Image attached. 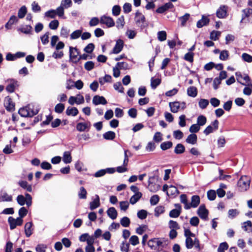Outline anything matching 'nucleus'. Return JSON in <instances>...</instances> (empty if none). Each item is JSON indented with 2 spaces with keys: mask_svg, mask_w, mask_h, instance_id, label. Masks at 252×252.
Segmentation results:
<instances>
[{
  "mask_svg": "<svg viewBox=\"0 0 252 252\" xmlns=\"http://www.w3.org/2000/svg\"><path fill=\"white\" fill-rule=\"evenodd\" d=\"M161 83V79L152 77L151 79V86L153 89H155Z\"/></svg>",
  "mask_w": 252,
  "mask_h": 252,
  "instance_id": "c9c22d12",
  "label": "nucleus"
},
{
  "mask_svg": "<svg viewBox=\"0 0 252 252\" xmlns=\"http://www.w3.org/2000/svg\"><path fill=\"white\" fill-rule=\"evenodd\" d=\"M193 56L194 54L193 53L189 52L185 55L184 59L190 63H192L193 62Z\"/></svg>",
  "mask_w": 252,
  "mask_h": 252,
  "instance_id": "774afa93",
  "label": "nucleus"
},
{
  "mask_svg": "<svg viewBox=\"0 0 252 252\" xmlns=\"http://www.w3.org/2000/svg\"><path fill=\"white\" fill-rule=\"evenodd\" d=\"M219 121L217 120L214 121L211 125L208 126L204 130V133L206 135H209L210 133L213 132L214 130L218 129Z\"/></svg>",
  "mask_w": 252,
  "mask_h": 252,
  "instance_id": "9b49d317",
  "label": "nucleus"
},
{
  "mask_svg": "<svg viewBox=\"0 0 252 252\" xmlns=\"http://www.w3.org/2000/svg\"><path fill=\"white\" fill-rule=\"evenodd\" d=\"M32 27L30 25H26L19 29L20 31L25 34H29L32 30Z\"/></svg>",
  "mask_w": 252,
  "mask_h": 252,
  "instance_id": "8fccbe9b",
  "label": "nucleus"
},
{
  "mask_svg": "<svg viewBox=\"0 0 252 252\" xmlns=\"http://www.w3.org/2000/svg\"><path fill=\"white\" fill-rule=\"evenodd\" d=\"M169 105L171 111L173 113H177L180 110L179 101L170 102Z\"/></svg>",
  "mask_w": 252,
  "mask_h": 252,
  "instance_id": "bb28decb",
  "label": "nucleus"
},
{
  "mask_svg": "<svg viewBox=\"0 0 252 252\" xmlns=\"http://www.w3.org/2000/svg\"><path fill=\"white\" fill-rule=\"evenodd\" d=\"M32 107L33 106L30 104L25 107L20 108L18 113L23 117H32L38 112V110L37 108L34 109Z\"/></svg>",
  "mask_w": 252,
  "mask_h": 252,
  "instance_id": "f257e3e1",
  "label": "nucleus"
},
{
  "mask_svg": "<svg viewBox=\"0 0 252 252\" xmlns=\"http://www.w3.org/2000/svg\"><path fill=\"white\" fill-rule=\"evenodd\" d=\"M181 213V211L179 210V209H173L172 210L170 213H169V216L171 218H177L178 217L180 214Z\"/></svg>",
  "mask_w": 252,
  "mask_h": 252,
  "instance_id": "680f3d73",
  "label": "nucleus"
},
{
  "mask_svg": "<svg viewBox=\"0 0 252 252\" xmlns=\"http://www.w3.org/2000/svg\"><path fill=\"white\" fill-rule=\"evenodd\" d=\"M186 246L187 249H191L193 246L196 249H200L199 240L196 237L187 238L186 239Z\"/></svg>",
  "mask_w": 252,
  "mask_h": 252,
  "instance_id": "423d86ee",
  "label": "nucleus"
},
{
  "mask_svg": "<svg viewBox=\"0 0 252 252\" xmlns=\"http://www.w3.org/2000/svg\"><path fill=\"white\" fill-rule=\"evenodd\" d=\"M19 186L23 189L29 192L32 191V187L31 185L28 184L26 181H21L18 183Z\"/></svg>",
  "mask_w": 252,
  "mask_h": 252,
  "instance_id": "cd10ccee",
  "label": "nucleus"
},
{
  "mask_svg": "<svg viewBox=\"0 0 252 252\" xmlns=\"http://www.w3.org/2000/svg\"><path fill=\"white\" fill-rule=\"evenodd\" d=\"M228 7L226 5H221L216 11V15L219 18H224L227 14Z\"/></svg>",
  "mask_w": 252,
  "mask_h": 252,
  "instance_id": "ddd939ff",
  "label": "nucleus"
},
{
  "mask_svg": "<svg viewBox=\"0 0 252 252\" xmlns=\"http://www.w3.org/2000/svg\"><path fill=\"white\" fill-rule=\"evenodd\" d=\"M242 78L245 81H246V83H241V84L243 86H250L252 88V81H251L249 75L246 74L244 77H242Z\"/></svg>",
  "mask_w": 252,
  "mask_h": 252,
  "instance_id": "5fc2aeb1",
  "label": "nucleus"
},
{
  "mask_svg": "<svg viewBox=\"0 0 252 252\" xmlns=\"http://www.w3.org/2000/svg\"><path fill=\"white\" fill-rule=\"evenodd\" d=\"M91 126L90 122L88 123H79L76 125V129L78 131L82 132L84 131L86 129L89 130Z\"/></svg>",
  "mask_w": 252,
  "mask_h": 252,
  "instance_id": "dca6fc26",
  "label": "nucleus"
},
{
  "mask_svg": "<svg viewBox=\"0 0 252 252\" xmlns=\"http://www.w3.org/2000/svg\"><path fill=\"white\" fill-rule=\"evenodd\" d=\"M187 94L189 96L195 97L197 95V88L194 86H190L187 89Z\"/></svg>",
  "mask_w": 252,
  "mask_h": 252,
  "instance_id": "a878e982",
  "label": "nucleus"
},
{
  "mask_svg": "<svg viewBox=\"0 0 252 252\" xmlns=\"http://www.w3.org/2000/svg\"><path fill=\"white\" fill-rule=\"evenodd\" d=\"M78 112V110L76 107H68L66 110V114L68 116H76Z\"/></svg>",
  "mask_w": 252,
  "mask_h": 252,
  "instance_id": "c85d7f7f",
  "label": "nucleus"
},
{
  "mask_svg": "<svg viewBox=\"0 0 252 252\" xmlns=\"http://www.w3.org/2000/svg\"><path fill=\"white\" fill-rule=\"evenodd\" d=\"M112 77L109 75H105L104 77L99 78V82L101 85H103L106 82H110Z\"/></svg>",
  "mask_w": 252,
  "mask_h": 252,
  "instance_id": "49530a36",
  "label": "nucleus"
},
{
  "mask_svg": "<svg viewBox=\"0 0 252 252\" xmlns=\"http://www.w3.org/2000/svg\"><path fill=\"white\" fill-rule=\"evenodd\" d=\"M229 53L227 50H223L220 52V59L222 61L227 60L228 58Z\"/></svg>",
  "mask_w": 252,
  "mask_h": 252,
  "instance_id": "0e129e2a",
  "label": "nucleus"
},
{
  "mask_svg": "<svg viewBox=\"0 0 252 252\" xmlns=\"http://www.w3.org/2000/svg\"><path fill=\"white\" fill-rule=\"evenodd\" d=\"M251 178L250 177L244 175L238 180L237 186L239 190L241 192L247 191L250 188Z\"/></svg>",
  "mask_w": 252,
  "mask_h": 252,
  "instance_id": "f03ea898",
  "label": "nucleus"
},
{
  "mask_svg": "<svg viewBox=\"0 0 252 252\" xmlns=\"http://www.w3.org/2000/svg\"><path fill=\"white\" fill-rule=\"evenodd\" d=\"M242 227L245 231H248L249 232H251L252 230V223L251 221L248 220L246 222H244L243 223Z\"/></svg>",
  "mask_w": 252,
  "mask_h": 252,
  "instance_id": "4c0bfd02",
  "label": "nucleus"
},
{
  "mask_svg": "<svg viewBox=\"0 0 252 252\" xmlns=\"http://www.w3.org/2000/svg\"><path fill=\"white\" fill-rule=\"evenodd\" d=\"M32 222H28L25 225V232L27 237H29L32 233Z\"/></svg>",
  "mask_w": 252,
  "mask_h": 252,
  "instance_id": "393cba45",
  "label": "nucleus"
},
{
  "mask_svg": "<svg viewBox=\"0 0 252 252\" xmlns=\"http://www.w3.org/2000/svg\"><path fill=\"white\" fill-rule=\"evenodd\" d=\"M87 191L83 187L80 188L78 192V197L80 199H86L87 198Z\"/></svg>",
  "mask_w": 252,
  "mask_h": 252,
  "instance_id": "a18cd8bd",
  "label": "nucleus"
},
{
  "mask_svg": "<svg viewBox=\"0 0 252 252\" xmlns=\"http://www.w3.org/2000/svg\"><path fill=\"white\" fill-rule=\"evenodd\" d=\"M4 106L8 111H12L14 110V104L10 98H8L4 102Z\"/></svg>",
  "mask_w": 252,
  "mask_h": 252,
  "instance_id": "b1692460",
  "label": "nucleus"
},
{
  "mask_svg": "<svg viewBox=\"0 0 252 252\" xmlns=\"http://www.w3.org/2000/svg\"><path fill=\"white\" fill-rule=\"evenodd\" d=\"M242 60L246 62L251 63H252V56L246 53H244L242 55Z\"/></svg>",
  "mask_w": 252,
  "mask_h": 252,
  "instance_id": "4d7b16f0",
  "label": "nucleus"
},
{
  "mask_svg": "<svg viewBox=\"0 0 252 252\" xmlns=\"http://www.w3.org/2000/svg\"><path fill=\"white\" fill-rule=\"evenodd\" d=\"M158 239V238H154L148 241V245L152 250H156V249H157Z\"/></svg>",
  "mask_w": 252,
  "mask_h": 252,
  "instance_id": "7c9ffc66",
  "label": "nucleus"
},
{
  "mask_svg": "<svg viewBox=\"0 0 252 252\" xmlns=\"http://www.w3.org/2000/svg\"><path fill=\"white\" fill-rule=\"evenodd\" d=\"M242 12L243 14L242 15V18L241 20V22H242L243 20H244L246 18H247L248 22L252 23V9H245L242 10Z\"/></svg>",
  "mask_w": 252,
  "mask_h": 252,
  "instance_id": "4468645a",
  "label": "nucleus"
},
{
  "mask_svg": "<svg viewBox=\"0 0 252 252\" xmlns=\"http://www.w3.org/2000/svg\"><path fill=\"white\" fill-rule=\"evenodd\" d=\"M116 136L115 133L112 131H109L103 134V137L106 140H113Z\"/></svg>",
  "mask_w": 252,
  "mask_h": 252,
  "instance_id": "72a5a7b5",
  "label": "nucleus"
},
{
  "mask_svg": "<svg viewBox=\"0 0 252 252\" xmlns=\"http://www.w3.org/2000/svg\"><path fill=\"white\" fill-rule=\"evenodd\" d=\"M197 141V136L194 133L189 134L186 140V142L191 145H195L196 144Z\"/></svg>",
  "mask_w": 252,
  "mask_h": 252,
  "instance_id": "4be33fe9",
  "label": "nucleus"
},
{
  "mask_svg": "<svg viewBox=\"0 0 252 252\" xmlns=\"http://www.w3.org/2000/svg\"><path fill=\"white\" fill-rule=\"evenodd\" d=\"M107 215L112 220H115L117 218L118 213L114 207H110L107 211Z\"/></svg>",
  "mask_w": 252,
  "mask_h": 252,
  "instance_id": "5701e85b",
  "label": "nucleus"
},
{
  "mask_svg": "<svg viewBox=\"0 0 252 252\" xmlns=\"http://www.w3.org/2000/svg\"><path fill=\"white\" fill-rule=\"evenodd\" d=\"M169 227L171 229L177 230L180 228L178 223L174 220H170L168 223Z\"/></svg>",
  "mask_w": 252,
  "mask_h": 252,
  "instance_id": "13d9d810",
  "label": "nucleus"
},
{
  "mask_svg": "<svg viewBox=\"0 0 252 252\" xmlns=\"http://www.w3.org/2000/svg\"><path fill=\"white\" fill-rule=\"evenodd\" d=\"M209 102L207 99L201 98L198 102L199 107L202 109H205L209 105Z\"/></svg>",
  "mask_w": 252,
  "mask_h": 252,
  "instance_id": "79ce46f5",
  "label": "nucleus"
},
{
  "mask_svg": "<svg viewBox=\"0 0 252 252\" xmlns=\"http://www.w3.org/2000/svg\"><path fill=\"white\" fill-rule=\"evenodd\" d=\"M93 103L95 105H97L98 104L105 105L107 103V101L103 96L95 95L93 97Z\"/></svg>",
  "mask_w": 252,
  "mask_h": 252,
  "instance_id": "2eb2a0df",
  "label": "nucleus"
},
{
  "mask_svg": "<svg viewBox=\"0 0 252 252\" xmlns=\"http://www.w3.org/2000/svg\"><path fill=\"white\" fill-rule=\"evenodd\" d=\"M135 21L137 26L141 29H143L148 26V24L145 21V16L139 11H137L135 13Z\"/></svg>",
  "mask_w": 252,
  "mask_h": 252,
  "instance_id": "7ed1b4c3",
  "label": "nucleus"
},
{
  "mask_svg": "<svg viewBox=\"0 0 252 252\" xmlns=\"http://www.w3.org/2000/svg\"><path fill=\"white\" fill-rule=\"evenodd\" d=\"M221 32L219 31H212L210 33V38L213 40H217L219 39L220 36Z\"/></svg>",
  "mask_w": 252,
  "mask_h": 252,
  "instance_id": "864d4df0",
  "label": "nucleus"
},
{
  "mask_svg": "<svg viewBox=\"0 0 252 252\" xmlns=\"http://www.w3.org/2000/svg\"><path fill=\"white\" fill-rule=\"evenodd\" d=\"M8 222L10 225V228L11 230L14 229L17 226H20L22 224L23 220L21 218L14 219L12 217H9L8 219Z\"/></svg>",
  "mask_w": 252,
  "mask_h": 252,
  "instance_id": "0eeeda50",
  "label": "nucleus"
},
{
  "mask_svg": "<svg viewBox=\"0 0 252 252\" xmlns=\"http://www.w3.org/2000/svg\"><path fill=\"white\" fill-rule=\"evenodd\" d=\"M64 109V105L63 103H58L55 107V111L57 113H61Z\"/></svg>",
  "mask_w": 252,
  "mask_h": 252,
  "instance_id": "338daca9",
  "label": "nucleus"
},
{
  "mask_svg": "<svg viewBox=\"0 0 252 252\" xmlns=\"http://www.w3.org/2000/svg\"><path fill=\"white\" fill-rule=\"evenodd\" d=\"M170 243L169 240L165 238H158V242H157V249L156 251L158 252H160L163 250L169 249V245Z\"/></svg>",
  "mask_w": 252,
  "mask_h": 252,
  "instance_id": "20e7f679",
  "label": "nucleus"
},
{
  "mask_svg": "<svg viewBox=\"0 0 252 252\" xmlns=\"http://www.w3.org/2000/svg\"><path fill=\"white\" fill-rule=\"evenodd\" d=\"M142 193H137L132 195L129 200V202L131 204H135L142 197Z\"/></svg>",
  "mask_w": 252,
  "mask_h": 252,
  "instance_id": "2f4dec72",
  "label": "nucleus"
},
{
  "mask_svg": "<svg viewBox=\"0 0 252 252\" xmlns=\"http://www.w3.org/2000/svg\"><path fill=\"white\" fill-rule=\"evenodd\" d=\"M197 214L201 219L205 220H208V211L204 205L200 206L197 210Z\"/></svg>",
  "mask_w": 252,
  "mask_h": 252,
  "instance_id": "f8f14e48",
  "label": "nucleus"
},
{
  "mask_svg": "<svg viewBox=\"0 0 252 252\" xmlns=\"http://www.w3.org/2000/svg\"><path fill=\"white\" fill-rule=\"evenodd\" d=\"M63 160L65 163H69L71 162L72 158L69 152L66 151L63 153Z\"/></svg>",
  "mask_w": 252,
  "mask_h": 252,
  "instance_id": "c756f323",
  "label": "nucleus"
},
{
  "mask_svg": "<svg viewBox=\"0 0 252 252\" xmlns=\"http://www.w3.org/2000/svg\"><path fill=\"white\" fill-rule=\"evenodd\" d=\"M185 151V146L181 143L178 144L174 149V152L176 154H181L183 153Z\"/></svg>",
  "mask_w": 252,
  "mask_h": 252,
  "instance_id": "f704fd0d",
  "label": "nucleus"
},
{
  "mask_svg": "<svg viewBox=\"0 0 252 252\" xmlns=\"http://www.w3.org/2000/svg\"><path fill=\"white\" fill-rule=\"evenodd\" d=\"M79 52L75 47H69V58L72 62L77 63L79 62Z\"/></svg>",
  "mask_w": 252,
  "mask_h": 252,
  "instance_id": "6e6552de",
  "label": "nucleus"
},
{
  "mask_svg": "<svg viewBox=\"0 0 252 252\" xmlns=\"http://www.w3.org/2000/svg\"><path fill=\"white\" fill-rule=\"evenodd\" d=\"M164 212V207L162 206H158L155 209V215L158 217L159 215L163 213Z\"/></svg>",
  "mask_w": 252,
  "mask_h": 252,
  "instance_id": "6e6d98bb",
  "label": "nucleus"
},
{
  "mask_svg": "<svg viewBox=\"0 0 252 252\" xmlns=\"http://www.w3.org/2000/svg\"><path fill=\"white\" fill-rule=\"evenodd\" d=\"M207 122V119L205 116L203 115H200L197 119V124L199 126H203L205 125Z\"/></svg>",
  "mask_w": 252,
  "mask_h": 252,
  "instance_id": "ea45409f",
  "label": "nucleus"
},
{
  "mask_svg": "<svg viewBox=\"0 0 252 252\" xmlns=\"http://www.w3.org/2000/svg\"><path fill=\"white\" fill-rule=\"evenodd\" d=\"M121 224L125 227H128L130 223L129 219L127 217H124L120 220Z\"/></svg>",
  "mask_w": 252,
  "mask_h": 252,
  "instance_id": "3c124183",
  "label": "nucleus"
},
{
  "mask_svg": "<svg viewBox=\"0 0 252 252\" xmlns=\"http://www.w3.org/2000/svg\"><path fill=\"white\" fill-rule=\"evenodd\" d=\"M27 12V7L25 6H22L18 11V17L20 19L23 18L26 15Z\"/></svg>",
  "mask_w": 252,
  "mask_h": 252,
  "instance_id": "58836bf2",
  "label": "nucleus"
},
{
  "mask_svg": "<svg viewBox=\"0 0 252 252\" xmlns=\"http://www.w3.org/2000/svg\"><path fill=\"white\" fill-rule=\"evenodd\" d=\"M158 38L160 41H163L166 39V32L165 31H159L157 33Z\"/></svg>",
  "mask_w": 252,
  "mask_h": 252,
  "instance_id": "09e8293b",
  "label": "nucleus"
},
{
  "mask_svg": "<svg viewBox=\"0 0 252 252\" xmlns=\"http://www.w3.org/2000/svg\"><path fill=\"white\" fill-rule=\"evenodd\" d=\"M100 23L101 24L105 25L108 28L112 27L115 25L113 19L111 17L106 15H103L100 17Z\"/></svg>",
  "mask_w": 252,
  "mask_h": 252,
  "instance_id": "1a4fd4ad",
  "label": "nucleus"
},
{
  "mask_svg": "<svg viewBox=\"0 0 252 252\" xmlns=\"http://www.w3.org/2000/svg\"><path fill=\"white\" fill-rule=\"evenodd\" d=\"M200 201V197L198 195H193L191 197V202L189 204V209L191 207L196 208L199 204Z\"/></svg>",
  "mask_w": 252,
  "mask_h": 252,
  "instance_id": "6ab92c4d",
  "label": "nucleus"
},
{
  "mask_svg": "<svg viewBox=\"0 0 252 252\" xmlns=\"http://www.w3.org/2000/svg\"><path fill=\"white\" fill-rule=\"evenodd\" d=\"M179 193V192L176 187L173 186H170L168 191H167V195H176Z\"/></svg>",
  "mask_w": 252,
  "mask_h": 252,
  "instance_id": "473e14b6",
  "label": "nucleus"
},
{
  "mask_svg": "<svg viewBox=\"0 0 252 252\" xmlns=\"http://www.w3.org/2000/svg\"><path fill=\"white\" fill-rule=\"evenodd\" d=\"M209 22L210 20L207 16L202 15L201 19L197 22L196 26L198 28H201L204 26L207 25Z\"/></svg>",
  "mask_w": 252,
  "mask_h": 252,
  "instance_id": "aec40b11",
  "label": "nucleus"
},
{
  "mask_svg": "<svg viewBox=\"0 0 252 252\" xmlns=\"http://www.w3.org/2000/svg\"><path fill=\"white\" fill-rule=\"evenodd\" d=\"M100 206V199L98 195H95V198L90 203V208L93 210Z\"/></svg>",
  "mask_w": 252,
  "mask_h": 252,
  "instance_id": "412c9836",
  "label": "nucleus"
},
{
  "mask_svg": "<svg viewBox=\"0 0 252 252\" xmlns=\"http://www.w3.org/2000/svg\"><path fill=\"white\" fill-rule=\"evenodd\" d=\"M72 2L71 0H62L61 2L60 6L64 9H67L72 6Z\"/></svg>",
  "mask_w": 252,
  "mask_h": 252,
  "instance_id": "37998d69",
  "label": "nucleus"
},
{
  "mask_svg": "<svg viewBox=\"0 0 252 252\" xmlns=\"http://www.w3.org/2000/svg\"><path fill=\"white\" fill-rule=\"evenodd\" d=\"M116 27L118 29H123L124 27L125 22L124 16H120L117 20Z\"/></svg>",
  "mask_w": 252,
  "mask_h": 252,
  "instance_id": "e433bc0d",
  "label": "nucleus"
},
{
  "mask_svg": "<svg viewBox=\"0 0 252 252\" xmlns=\"http://www.w3.org/2000/svg\"><path fill=\"white\" fill-rule=\"evenodd\" d=\"M124 46V42L121 39H119L117 41L115 47L113 49V53L118 54L123 49Z\"/></svg>",
  "mask_w": 252,
  "mask_h": 252,
  "instance_id": "a211bd4d",
  "label": "nucleus"
},
{
  "mask_svg": "<svg viewBox=\"0 0 252 252\" xmlns=\"http://www.w3.org/2000/svg\"><path fill=\"white\" fill-rule=\"evenodd\" d=\"M12 201V195H9L4 191H0V202H11Z\"/></svg>",
  "mask_w": 252,
  "mask_h": 252,
  "instance_id": "f3484780",
  "label": "nucleus"
},
{
  "mask_svg": "<svg viewBox=\"0 0 252 252\" xmlns=\"http://www.w3.org/2000/svg\"><path fill=\"white\" fill-rule=\"evenodd\" d=\"M6 82L8 84L6 87V90L10 93L14 92L16 87L18 86L17 81L13 79H10L7 80Z\"/></svg>",
  "mask_w": 252,
  "mask_h": 252,
  "instance_id": "9d476101",
  "label": "nucleus"
},
{
  "mask_svg": "<svg viewBox=\"0 0 252 252\" xmlns=\"http://www.w3.org/2000/svg\"><path fill=\"white\" fill-rule=\"evenodd\" d=\"M64 8L62 6H60L55 10L56 15H58L59 17L65 19L64 16Z\"/></svg>",
  "mask_w": 252,
  "mask_h": 252,
  "instance_id": "603ef678",
  "label": "nucleus"
},
{
  "mask_svg": "<svg viewBox=\"0 0 252 252\" xmlns=\"http://www.w3.org/2000/svg\"><path fill=\"white\" fill-rule=\"evenodd\" d=\"M190 15L189 13H186L183 16L179 18V19L181 22V26H185L187 21L189 20Z\"/></svg>",
  "mask_w": 252,
  "mask_h": 252,
  "instance_id": "69168bd1",
  "label": "nucleus"
},
{
  "mask_svg": "<svg viewBox=\"0 0 252 252\" xmlns=\"http://www.w3.org/2000/svg\"><path fill=\"white\" fill-rule=\"evenodd\" d=\"M181 202L185 205V209L186 210L189 209V206L188 203L187 197L186 194H182L180 196Z\"/></svg>",
  "mask_w": 252,
  "mask_h": 252,
  "instance_id": "a19ab883",
  "label": "nucleus"
},
{
  "mask_svg": "<svg viewBox=\"0 0 252 252\" xmlns=\"http://www.w3.org/2000/svg\"><path fill=\"white\" fill-rule=\"evenodd\" d=\"M59 25V22L57 20H54L50 22L49 24V27L51 30H55L57 29Z\"/></svg>",
  "mask_w": 252,
  "mask_h": 252,
  "instance_id": "e2e57ef3",
  "label": "nucleus"
},
{
  "mask_svg": "<svg viewBox=\"0 0 252 252\" xmlns=\"http://www.w3.org/2000/svg\"><path fill=\"white\" fill-rule=\"evenodd\" d=\"M82 33V30H77L75 31H74L71 34H70V39H76L78 38L79 37L81 36V34Z\"/></svg>",
  "mask_w": 252,
  "mask_h": 252,
  "instance_id": "de8ad7c7",
  "label": "nucleus"
},
{
  "mask_svg": "<svg viewBox=\"0 0 252 252\" xmlns=\"http://www.w3.org/2000/svg\"><path fill=\"white\" fill-rule=\"evenodd\" d=\"M228 248V245L226 242L220 244L218 249V252H224Z\"/></svg>",
  "mask_w": 252,
  "mask_h": 252,
  "instance_id": "bf43d9fd",
  "label": "nucleus"
},
{
  "mask_svg": "<svg viewBox=\"0 0 252 252\" xmlns=\"http://www.w3.org/2000/svg\"><path fill=\"white\" fill-rule=\"evenodd\" d=\"M69 32V30H68L67 28L63 27L61 30L60 35L64 38H67Z\"/></svg>",
  "mask_w": 252,
  "mask_h": 252,
  "instance_id": "052dcab7",
  "label": "nucleus"
},
{
  "mask_svg": "<svg viewBox=\"0 0 252 252\" xmlns=\"http://www.w3.org/2000/svg\"><path fill=\"white\" fill-rule=\"evenodd\" d=\"M172 145L173 143L171 141L164 142L160 144V148L165 151L171 148Z\"/></svg>",
  "mask_w": 252,
  "mask_h": 252,
  "instance_id": "c03bdc74",
  "label": "nucleus"
},
{
  "mask_svg": "<svg viewBox=\"0 0 252 252\" xmlns=\"http://www.w3.org/2000/svg\"><path fill=\"white\" fill-rule=\"evenodd\" d=\"M64 47V44L62 41H59L55 48L56 51L53 53L52 57L55 59H61L63 56V53L60 50Z\"/></svg>",
  "mask_w": 252,
  "mask_h": 252,
  "instance_id": "39448f33",
  "label": "nucleus"
}]
</instances>
